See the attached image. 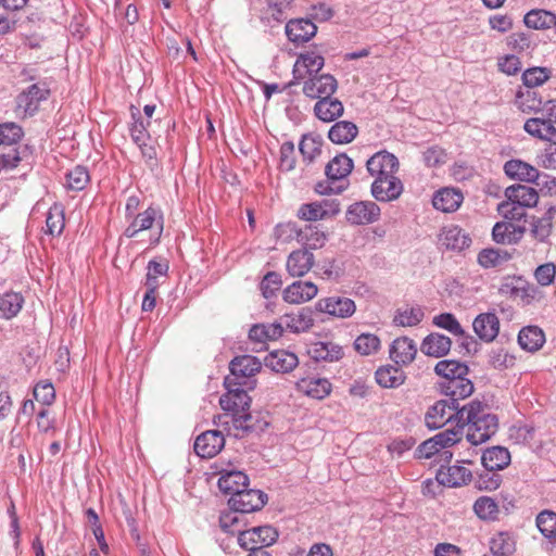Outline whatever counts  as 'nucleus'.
Masks as SVG:
<instances>
[{"label":"nucleus","instance_id":"obj_4","mask_svg":"<svg viewBox=\"0 0 556 556\" xmlns=\"http://www.w3.org/2000/svg\"><path fill=\"white\" fill-rule=\"evenodd\" d=\"M463 406L448 399L440 400L429 407L425 420L429 429H439L450 421L460 424Z\"/></svg>","mask_w":556,"mask_h":556},{"label":"nucleus","instance_id":"obj_34","mask_svg":"<svg viewBox=\"0 0 556 556\" xmlns=\"http://www.w3.org/2000/svg\"><path fill=\"white\" fill-rule=\"evenodd\" d=\"M296 388L313 399L323 400L330 393L331 383L326 378H303L296 382Z\"/></svg>","mask_w":556,"mask_h":556},{"label":"nucleus","instance_id":"obj_3","mask_svg":"<svg viewBox=\"0 0 556 556\" xmlns=\"http://www.w3.org/2000/svg\"><path fill=\"white\" fill-rule=\"evenodd\" d=\"M276 232L279 237L283 232H289V237L294 235L295 240L308 251L323 248L327 240L326 233L315 225H305L303 228H298L295 224L288 223L277 226Z\"/></svg>","mask_w":556,"mask_h":556},{"label":"nucleus","instance_id":"obj_50","mask_svg":"<svg viewBox=\"0 0 556 556\" xmlns=\"http://www.w3.org/2000/svg\"><path fill=\"white\" fill-rule=\"evenodd\" d=\"M432 323L434 326L447 330L453 336L466 337V339L469 338V336L466 334L465 330L452 313L439 314L433 317Z\"/></svg>","mask_w":556,"mask_h":556},{"label":"nucleus","instance_id":"obj_49","mask_svg":"<svg viewBox=\"0 0 556 556\" xmlns=\"http://www.w3.org/2000/svg\"><path fill=\"white\" fill-rule=\"evenodd\" d=\"M552 76V71L547 67H531L522 73L523 85L528 89H533L538 86L543 85Z\"/></svg>","mask_w":556,"mask_h":556},{"label":"nucleus","instance_id":"obj_63","mask_svg":"<svg viewBox=\"0 0 556 556\" xmlns=\"http://www.w3.org/2000/svg\"><path fill=\"white\" fill-rule=\"evenodd\" d=\"M498 213L508 220H521L523 217H526L525 207L513 203L508 199L506 201H503L497 206Z\"/></svg>","mask_w":556,"mask_h":556},{"label":"nucleus","instance_id":"obj_47","mask_svg":"<svg viewBox=\"0 0 556 556\" xmlns=\"http://www.w3.org/2000/svg\"><path fill=\"white\" fill-rule=\"evenodd\" d=\"M526 26L533 29H544L554 26L556 15L545 10H531L525 15Z\"/></svg>","mask_w":556,"mask_h":556},{"label":"nucleus","instance_id":"obj_51","mask_svg":"<svg viewBox=\"0 0 556 556\" xmlns=\"http://www.w3.org/2000/svg\"><path fill=\"white\" fill-rule=\"evenodd\" d=\"M90 180L89 173L85 166L77 165L66 174V187L74 191L85 189Z\"/></svg>","mask_w":556,"mask_h":556},{"label":"nucleus","instance_id":"obj_13","mask_svg":"<svg viewBox=\"0 0 556 556\" xmlns=\"http://www.w3.org/2000/svg\"><path fill=\"white\" fill-rule=\"evenodd\" d=\"M379 217L380 207L372 201L355 202L346 211V220L353 225L371 224Z\"/></svg>","mask_w":556,"mask_h":556},{"label":"nucleus","instance_id":"obj_31","mask_svg":"<svg viewBox=\"0 0 556 556\" xmlns=\"http://www.w3.org/2000/svg\"><path fill=\"white\" fill-rule=\"evenodd\" d=\"M343 112L344 106L342 102L331 97L318 100L314 105L315 116L325 123L336 121L338 117L343 115Z\"/></svg>","mask_w":556,"mask_h":556},{"label":"nucleus","instance_id":"obj_60","mask_svg":"<svg viewBox=\"0 0 556 556\" xmlns=\"http://www.w3.org/2000/svg\"><path fill=\"white\" fill-rule=\"evenodd\" d=\"M281 285V276L278 273H267L260 285L263 296L266 299L274 296L276 292L280 289Z\"/></svg>","mask_w":556,"mask_h":556},{"label":"nucleus","instance_id":"obj_24","mask_svg":"<svg viewBox=\"0 0 556 556\" xmlns=\"http://www.w3.org/2000/svg\"><path fill=\"white\" fill-rule=\"evenodd\" d=\"M307 354L315 362H338L343 357L342 348L333 342H314L309 345Z\"/></svg>","mask_w":556,"mask_h":556},{"label":"nucleus","instance_id":"obj_48","mask_svg":"<svg viewBox=\"0 0 556 556\" xmlns=\"http://www.w3.org/2000/svg\"><path fill=\"white\" fill-rule=\"evenodd\" d=\"M240 511L230 508L229 511L222 513L219 516V526L226 533L239 535L240 530H244L245 522Z\"/></svg>","mask_w":556,"mask_h":556},{"label":"nucleus","instance_id":"obj_28","mask_svg":"<svg viewBox=\"0 0 556 556\" xmlns=\"http://www.w3.org/2000/svg\"><path fill=\"white\" fill-rule=\"evenodd\" d=\"M505 197L525 208L535 206L539 201V194L534 188L520 184L507 187Z\"/></svg>","mask_w":556,"mask_h":556},{"label":"nucleus","instance_id":"obj_18","mask_svg":"<svg viewBox=\"0 0 556 556\" xmlns=\"http://www.w3.org/2000/svg\"><path fill=\"white\" fill-rule=\"evenodd\" d=\"M435 478L442 485L456 488L467 484L471 480V471L464 466L441 465L437 470Z\"/></svg>","mask_w":556,"mask_h":556},{"label":"nucleus","instance_id":"obj_43","mask_svg":"<svg viewBox=\"0 0 556 556\" xmlns=\"http://www.w3.org/2000/svg\"><path fill=\"white\" fill-rule=\"evenodd\" d=\"M375 377L377 383L382 388H396L400 387L405 380L403 370L391 365L387 367H380L376 371Z\"/></svg>","mask_w":556,"mask_h":556},{"label":"nucleus","instance_id":"obj_46","mask_svg":"<svg viewBox=\"0 0 556 556\" xmlns=\"http://www.w3.org/2000/svg\"><path fill=\"white\" fill-rule=\"evenodd\" d=\"M424 317L425 313L420 306H406L396 311L393 321L396 326L414 327L420 324Z\"/></svg>","mask_w":556,"mask_h":556},{"label":"nucleus","instance_id":"obj_62","mask_svg":"<svg viewBox=\"0 0 556 556\" xmlns=\"http://www.w3.org/2000/svg\"><path fill=\"white\" fill-rule=\"evenodd\" d=\"M291 3L292 0H266V17L281 22L286 18V11L290 8Z\"/></svg>","mask_w":556,"mask_h":556},{"label":"nucleus","instance_id":"obj_20","mask_svg":"<svg viewBox=\"0 0 556 556\" xmlns=\"http://www.w3.org/2000/svg\"><path fill=\"white\" fill-rule=\"evenodd\" d=\"M523 129L530 136L556 146V128L551 119L543 117L529 118L526 121Z\"/></svg>","mask_w":556,"mask_h":556},{"label":"nucleus","instance_id":"obj_56","mask_svg":"<svg viewBox=\"0 0 556 556\" xmlns=\"http://www.w3.org/2000/svg\"><path fill=\"white\" fill-rule=\"evenodd\" d=\"M299 149L303 159L311 163L321 153V142L313 136L304 135L300 141Z\"/></svg>","mask_w":556,"mask_h":556},{"label":"nucleus","instance_id":"obj_41","mask_svg":"<svg viewBox=\"0 0 556 556\" xmlns=\"http://www.w3.org/2000/svg\"><path fill=\"white\" fill-rule=\"evenodd\" d=\"M434 372L442 377L443 381H451L460 375H469V367L454 359H443L437 363Z\"/></svg>","mask_w":556,"mask_h":556},{"label":"nucleus","instance_id":"obj_16","mask_svg":"<svg viewBox=\"0 0 556 556\" xmlns=\"http://www.w3.org/2000/svg\"><path fill=\"white\" fill-rule=\"evenodd\" d=\"M440 390L448 400L459 403L460 400L467 399L472 394L473 383L468 378V375H460L457 379L442 381Z\"/></svg>","mask_w":556,"mask_h":556},{"label":"nucleus","instance_id":"obj_1","mask_svg":"<svg viewBox=\"0 0 556 556\" xmlns=\"http://www.w3.org/2000/svg\"><path fill=\"white\" fill-rule=\"evenodd\" d=\"M460 424L463 429L468 428L466 438L472 445L486 442L498 429L497 416L490 412L486 404L476 400L463 406Z\"/></svg>","mask_w":556,"mask_h":556},{"label":"nucleus","instance_id":"obj_61","mask_svg":"<svg viewBox=\"0 0 556 556\" xmlns=\"http://www.w3.org/2000/svg\"><path fill=\"white\" fill-rule=\"evenodd\" d=\"M34 397L43 406L51 405L55 400V390L53 384L47 381L38 382L34 388Z\"/></svg>","mask_w":556,"mask_h":556},{"label":"nucleus","instance_id":"obj_21","mask_svg":"<svg viewBox=\"0 0 556 556\" xmlns=\"http://www.w3.org/2000/svg\"><path fill=\"white\" fill-rule=\"evenodd\" d=\"M403 189L404 187L400 178L388 181L374 180L370 192L377 201L391 202L401 197Z\"/></svg>","mask_w":556,"mask_h":556},{"label":"nucleus","instance_id":"obj_44","mask_svg":"<svg viewBox=\"0 0 556 556\" xmlns=\"http://www.w3.org/2000/svg\"><path fill=\"white\" fill-rule=\"evenodd\" d=\"M490 551L493 556H511L516 551V542L507 532H500L492 536Z\"/></svg>","mask_w":556,"mask_h":556},{"label":"nucleus","instance_id":"obj_64","mask_svg":"<svg viewBox=\"0 0 556 556\" xmlns=\"http://www.w3.org/2000/svg\"><path fill=\"white\" fill-rule=\"evenodd\" d=\"M326 211H323L318 202L302 204L298 211V217L303 220L316 222L325 218Z\"/></svg>","mask_w":556,"mask_h":556},{"label":"nucleus","instance_id":"obj_29","mask_svg":"<svg viewBox=\"0 0 556 556\" xmlns=\"http://www.w3.org/2000/svg\"><path fill=\"white\" fill-rule=\"evenodd\" d=\"M318 292L317 287L309 281H295L283 290V300L298 304L312 300Z\"/></svg>","mask_w":556,"mask_h":556},{"label":"nucleus","instance_id":"obj_38","mask_svg":"<svg viewBox=\"0 0 556 556\" xmlns=\"http://www.w3.org/2000/svg\"><path fill=\"white\" fill-rule=\"evenodd\" d=\"M518 342L523 350L534 352L538 351L545 342V336L541 328L536 326H528L520 330Z\"/></svg>","mask_w":556,"mask_h":556},{"label":"nucleus","instance_id":"obj_10","mask_svg":"<svg viewBox=\"0 0 556 556\" xmlns=\"http://www.w3.org/2000/svg\"><path fill=\"white\" fill-rule=\"evenodd\" d=\"M498 293L510 299H520L523 304H530L533 299V289L521 276H506L498 288Z\"/></svg>","mask_w":556,"mask_h":556},{"label":"nucleus","instance_id":"obj_59","mask_svg":"<svg viewBox=\"0 0 556 556\" xmlns=\"http://www.w3.org/2000/svg\"><path fill=\"white\" fill-rule=\"evenodd\" d=\"M553 230V223L543 217H533L530 233L539 242H546Z\"/></svg>","mask_w":556,"mask_h":556},{"label":"nucleus","instance_id":"obj_25","mask_svg":"<svg viewBox=\"0 0 556 556\" xmlns=\"http://www.w3.org/2000/svg\"><path fill=\"white\" fill-rule=\"evenodd\" d=\"M464 197L459 190L443 188L437 191L432 199L434 208L444 213L455 212L463 203Z\"/></svg>","mask_w":556,"mask_h":556},{"label":"nucleus","instance_id":"obj_54","mask_svg":"<svg viewBox=\"0 0 556 556\" xmlns=\"http://www.w3.org/2000/svg\"><path fill=\"white\" fill-rule=\"evenodd\" d=\"M463 433L462 424H456L455 427L441 431L432 438L435 440L439 448L443 450L458 443L463 438Z\"/></svg>","mask_w":556,"mask_h":556},{"label":"nucleus","instance_id":"obj_19","mask_svg":"<svg viewBox=\"0 0 556 556\" xmlns=\"http://www.w3.org/2000/svg\"><path fill=\"white\" fill-rule=\"evenodd\" d=\"M314 255L306 249L291 252L287 260V270L292 277L306 275L314 265Z\"/></svg>","mask_w":556,"mask_h":556},{"label":"nucleus","instance_id":"obj_15","mask_svg":"<svg viewBox=\"0 0 556 556\" xmlns=\"http://www.w3.org/2000/svg\"><path fill=\"white\" fill-rule=\"evenodd\" d=\"M472 328L480 340L489 343L498 336L500 319L493 312L481 313L473 319Z\"/></svg>","mask_w":556,"mask_h":556},{"label":"nucleus","instance_id":"obj_45","mask_svg":"<svg viewBox=\"0 0 556 556\" xmlns=\"http://www.w3.org/2000/svg\"><path fill=\"white\" fill-rule=\"evenodd\" d=\"M473 511L482 520L494 521L498 519L500 507L494 498L480 496L473 504Z\"/></svg>","mask_w":556,"mask_h":556},{"label":"nucleus","instance_id":"obj_2","mask_svg":"<svg viewBox=\"0 0 556 556\" xmlns=\"http://www.w3.org/2000/svg\"><path fill=\"white\" fill-rule=\"evenodd\" d=\"M261 368L262 364L255 356H237L229 364L230 375L225 377L224 386L230 388L241 386L253 390L255 388V380L253 377L261 370Z\"/></svg>","mask_w":556,"mask_h":556},{"label":"nucleus","instance_id":"obj_14","mask_svg":"<svg viewBox=\"0 0 556 556\" xmlns=\"http://www.w3.org/2000/svg\"><path fill=\"white\" fill-rule=\"evenodd\" d=\"M279 323L282 328V333L285 330H289L293 333L305 332L314 325L313 312L308 307H302L296 312L283 314Z\"/></svg>","mask_w":556,"mask_h":556},{"label":"nucleus","instance_id":"obj_23","mask_svg":"<svg viewBox=\"0 0 556 556\" xmlns=\"http://www.w3.org/2000/svg\"><path fill=\"white\" fill-rule=\"evenodd\" d=\"M416 354L417 346L415 342L407 337L395 339L390 348V357L397 365L410 364L415 359Z\"/></svg>","mask_w":556,"mask_h":556},{"label":"nucleus","instance_id":"obj_30","mask_svg":"<svg viewBox=\"0 0 556 556\" xmlns=\"http://www.w3.org/2000/svg\"><path fill=\"white\" fill-rule=\"evenodd\" d=\"M481 462L488 471L502 470L510 464V453L506 447L492 446L483 452Z\"/></svg>","mask_w":556,"mask_h":556},{"label":"nucleus","instance_id":"obj_55","mask_svg":"<svg viewBox=\"0 0 556 556\" xmlns=\"http://www.w3.org/2000/svg\"><path fill=\"white\" fill-rule=\"evenodd\" d=\"M131 116L134 124L130 128V136L135 143H140L149 139L150 135L148 132V126L150 125V122L148 121L146 123L140 115V111L135 106H131Z\"/></svg>","mask_w":556,"mask_h":556},{"label":"nucleus","instance_id":"obj_5","mask_svg":"<svg viewBox=\"0 0 556 556\" xmlns=\"http://www.w3.org/2000/svg\"><path fill=\"white\" fill-rule=\"evenodd\" d=\"M278 531L271 526L254 527L239 531L238 544L247 551L264 548L273 545L278 540Z\"/></svg>","mask_w":556,"mask_h":556},{"label":"nucleus","instance_id":"obj_11","mask_svg":"<svg viewBox=\"0 0 556 556\" xmlns=\"http://www.w3.org/2000/svg\"><path fill=\"white\" fill-rule=\"evenodd\" d=\"M317 312L327 313L339 318H348L355 313L356 306L353 300L344 296H329L316 302Z\"/></svg>","mask_w":556,"mask_h":556},{"label":"nucleus","instance_id":"obj_8","mask_svg":"<svg viewBox=\"0 0 556 556\" xmlns=\"http://www.w3.org/2000/svg\"><path fill=\"white\" fill-rule=\"evenodd\" d=\"M438 241L445 250L454 252H462L468 249L472 242L469 233L454 224L441 228Z\"/></svg>","mask_w":556,"mask_h":556},{"label":"nucleus","instance_id":"obj_12","mask_svg":"<svg viewBox=\"0 0 556 556\" xmlns=\"http://www.w3.org/2000/svg\"><path fill=\"white\" fill-rule=\"evenodd\" d=\"M225 445V438L219 430H207L197 437L194 452L202 458H212Z\"/></svg>","mask_w":556,"mask_h":556},{"label":"nucleus","instance_id":"obj_9","mask_svg":"<svg viewBox=\"0 0 556 556\" xmlns=\"http://www.w3.org/2000/svg\"><path fill=\"white\" fill-rule=\"evenodd\" d=\"M225 388L227 389V393L223 394L219 399V405L224 410L230 412L231 415L235 416L250 409L251 397L248 394V392L251 391L250 389L241 386Z\"/></svg>","mask_w":556,"mask_h":556},{"label":"nucleus","instance_id":"obj_27","mask_svg":"<svg viewBox=\"0 0 556 556\" xmlns=\"http://www.w3.org/2000/svg\"><path fill=\"white\" fill-rule=\"evenodd\" d=\"M451 346L452 341L448 337L439 332H432L422 340L420 350L428 356L439 358L446 355Z\"/></svg>","mask_w":556,"mask_h":556},{"label":"nucleus","instance_id":"obj_35","mask_svg":"<svg viewBox=\"0 0 556 556\" xmlns=\"http://www.w3.org/2000/svg\"><path fill=\"white\" fill-rule=\"evenodd\" d=\"M368 174L389 169V172H399L400 162L397 157L386 150L379 151L370 156L366 162Z\"/></svg>","mask_w":556,"mask_h":556},{"label":"nucleus","instance_id":"obj_7","mask_svg":"<svg viewBox=\"0 0 556 556\" xmlns=\"http://www.w3.org/2000/svg\"><path fill=\"white\" fill-rule=\"evenodd\" d=\"M338 88L337 79L330 74H314L304 81L303 93L312 99L323 100L331 97Z\"/></svg>","mask_w":556,"mask_h":556},{"label":"nucleus","instance_id":"obj_42","mask_svg":"<svg viewBox=\"0 0 556 556\" xmlns=\"http://www.w3.org/2000/svg\"><path fill=\"white\" fill-rule=\"evenodd\" d=\"M24 298L17 292H5L0 295V318L11 319L22 309Z\"/></svg>","mask_w":556,"mask_h":556},{"label":"nucleus","instance_id":"obj_22","mask_svg":"<svg viewBox=\"0 0 556 556\" xmlns=\"http://www.w3.org/2000/svg\"><path fill=\"white\" fill-rule=\"evenodd\" d=\"M249 486L248 476L240 470H225L220 472L218 488L225 494L236 496L241 490Z\"/></svg>","mask_w":556,"mask_h":556},{"label":"nucleus","instance_id":"obj_40","mask_svg":"<svg viewBox=\"0 0 556 556\" xmlns=\"http://www.w3.org/2000/svg\"><path fill=\"white\" fill-rule=\"evenodd\" d=\"M282 334V328L279 321L271 324H257L249 331V338L252 341L260 343H264L268 340H277Z\"/></svg>","mask_w":556,"mask_h":556},{"label":"nucleus","instance_id":"obj_39","mask_svg":"<svg viewBox=\"0 0 556 556\" xmlns=\"http://www.w3.org/2000/svg\"><path fill=\"white\" fill-rule=\"evenodd\" d=\"M515 103L523 113H538L544 109L543 100L539 92L528 88L517 92Z\"/></svg>","mask_w":556,"mask_h":556},{"label":"nucleus","instance_id":"obj_37","mask_svg":"<svg viewBox=\"0 0 556 556\" xmlns=\"http://www.w3.org/2000/svg\"><path fill=\"white\" fill-rule=\"evenodd\" d=\"M353 169V161L342 153L334 156L326 166L325 173L329 180L340 181Z\"/></svg>","mask_w":556,"mask_h":556},{"label":"nucleus","instance_id":"obj_32","mask_svg":"<svg viewBox=\"0 0 556 556\" xmlns=\"http://www.w3.org/2000/svg\"><path fill=\"white\" fill-rule=\"evenodd\" d=\"M49 90L34 84L17 97V106L23 109L25 113L33 114L37 111L40 101L46 100Z\"/></svg>","mask_w":556,"mask_h":556},{"label":"nucleus","instance_id":"obj_6","mask_svg":"<svg viewBox=\"0 0 556 556\" xmlns=\"http://www.w3.org/2000/svg\"><path fill=\"white\" fill-rule=\"evenodd\" d=\"M267 502V494L260 490L244 488L231 496L228 504L231 509L240 511L241 514H249L260 510L264 507Z\"/></svg>","mask_w":556,"mask_h":556},{"label":"nucleus","instance_id":"obj_58","mask_svg":"<svg viewBox=\"0 0 556 556\" xmlns=\"http://www.w3.org/2000/svg\"><path fill=\"white\" fill-rule=\"evenodd\" d=\"M22 136V127L17 124L4 123L0 125V144L13 146L21 140Z\"/></svg>","mask_w":556,"mask_h":556},{"label":"nucleus","instance_id":"obj_36","mask_svg":"<svg viewBox=\"0 0 556 556\" xmlns=\"http://www.w3.org/2000/svg\"><path fill=\"white\" fill-rule=\"evenodd\" d=\"M358 135V127L350 121H340L334 123L329 131L328 138L336 144H346L352 142Z\"/></svg>","mask_w":556,"mask_h":556},{"label":"nucleus","instance_id":"obj_53","mask_svg":"<svg viewBox=\"0 0 556 556\" xmlns=\"http://www.w3.org/2000/svg\"><path fill=\"white\" fill-rule=\"evenodd\" d=\"M64 226L65 220L62 207L59 205L50 207L46 219L47 232L51 236H60Z\"/></svg>","mask_w":556,"mask_h":556},{"label":"nucleus","instance_id":"obj_57","mask_svg":"<svg viewBox=\"0 0 556 556\" xmlns=\"http://www.w3.org/2000/svg\"><path fill=\"white\" fill-rule=\"evenodd\" d=\"M354 348L362 355H369L379 350L380 339L371 333H362L356 338Z\"/></svg>","mask_w":556,"mask_h":556},{"label":"nucleus","instance_id":"obj_52","mask_svg":"<svg viewBox=\"0 0 556 556\" xmlns=\"http://www.w3.org/2000/svg\"><path fill=\"white\" fill-rule=\"evenodd\" d=\"M535 522L544 538L551 540L556 536V513L543 510L536 516Z\"/></svg>","mask_w":556,"mask_h":556},{"label":"nucleus","instance_id":"obj_33","mask_svg":"<svg viewBox=\"0 0 556 556\" xmlns=\"http://www.w3.org/2000/svg\"><path fill=\"white\" fill-rule=\"evenodd\" d=\"M299 364V358L294 353L285 350L271 352L266 357V366L276 372H290Z\"/></svg>","mask_w":556,"mask_h":556},{"label":"nucleus","instance_id":"obj_26","mask_svg":"<svg viewBox=\"0 0 556 556\" xmlns=\"http://www.w3.org/2000/svg\"><path fill=\"white\" fill-rule=\"evenodd\" d=\"M504 172L508 177L526 182H536L540 177L538 168L521 160L507 161Z\"/></svg>","mask_w":556,"mask_h":556},{"label":"nucleus","instance_id":"obj_17","mask_svg":"<svg viewBox=\"0 0 556 556\" xmlns=\"http://www.w3.org/2000/svg\"><path fill=\"white\" fill-rule=\"evenodd\" d=\"M317 33V26L308 18H294L286 24L288 39L296 45L309 41Z\"/></svg>","mask_w":556,"mask_h":556}]
</instances>
